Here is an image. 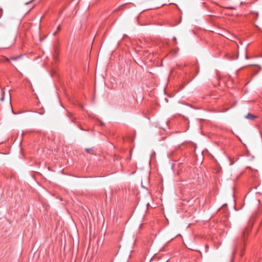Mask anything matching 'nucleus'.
I'll list each match as a JSON object with an SVG mask.
<instances>
[{
  "label": "nucleus",
  "mask_w": 262,
  "mask_h": 262,
  "mask_svg": "<svg viewBox=\"0 0 262 262\" xmlns=\"http://www.w3.org/2000/svg\"><path fill=\"white\" fill-rule=\"evenodd\" d=\"M250 231V229L248 228H246L244 231L243 232L242 236L241 237V239L240 240H238L237 241L236 243L235 244L233 250L232 252V257H233L236 253V250L239 247H242L244 245V241L246 238V236L247 235V234L249 233Z\"/></svg>",
  "instance_id": "f257e3e1"
},
{
  "label": "nucleus",
  "mask_w": 262,
  "mask_h": 262,
  "mask_svg": "<svg viewBox=\"0 0 262 262\" xmlns=\"http://www.w3.org/2000/svg\"><path fill=\"white\" fill-rule=\"evenodd\" d=\"M60 29V26H59L57 28V31L54 33V35H56V34L57 33L58 31H59Z\"/></svg>",
  "instance_id": "20e7f679"
},
{
  "label": "nucleus",
  "mask_w": 262,
  "mask_h": 262,
  "mask_svg": "<svg viewBox=\"0 0 262 262\" xmlns=\"http://www.w3.org/2000/svg\"><path fill=\"white\" fill-rule=\"evenodd\" d=\"M86 150L89 153H92L93 152V150L92 148L86 149Z\"/></svg>",
  "instance_id": "7ed1b4c3"
},
{
  "label": "nucleus",
  "mask_w": 262,
  "mask_h": 262,
  "mask_svg": "<svg viewBox=\"0 0 262 262\" xmlns=\"http://www.w3.org/2000/svg\"><path fill=\"white\" fill-rule=\"evenodd\" d=\"M245 118L249 120H254L257 118L256 116L253 115L250 113H248L246 116Z\"/></svg>",
  "instance_id": "f03ea898"
},
{
  "label": "nucleus",
  "mask_w": 262,
  "mask_h": 262,
  "mask_svg": "<svg viewBox=\"0 0 262 262\" xmlns=\"http://www.w3.org/2000/svg\"><path fill=\"white\" fill-rule=\"evenodd\" d=\"M19 57V56H18V57H11L10 58V59L11 60H16L17 59V58H18Z\"/></svg>",
  "instance_id": "39448f33"
}]
</instances>
